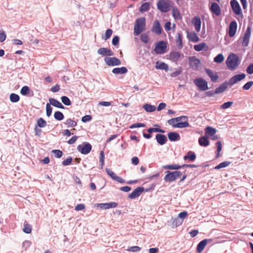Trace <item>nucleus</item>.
<instances>
[{
  "label": "nucleus",
  "instance_id": "1",
  "mask_svg": "<svg viewBox=\"0 0 253 253\" xmlns=\"http://www.w3.org/2000/svg\"><path fill=\"white\" fill-rule=\"evenodd\" d=\"M146 20L144 17L137 19L134 26V34L138 36L145 29Z\"/></svg>",
  "mask_w": 253,
  "mask_h": 253
},
{
  "label": "nucleus",
  "instance_id": "2",
  "mask_svg": "<svg viewBox=\"0 0 253 253\" xmlns=\"http://www.w3.org/2000/svg\"><path fill=\"white\" fill-rule=\"evenodd\" d=\"M239 64V59L237 55L235 54L230 55L226 60V64L230 70L234 69Z\"/></svg>",
  "mask_w": 253,
  "mask_h": 253
},
{
  "label": "nucleus",
  "instance_id": "3",
  "mask_svg": "<svg viewBox=\"0 0 253 253\" xmlns=\"http://www.w3.org/2000/svg\"><path fill=\"white\" fill-rule=\"evenodd\" d=\"M166 173L167 174L164 177V180L167 182L174 181L182 174V172L181 171L177 170L174 171L168 170Z\"/></svg>",
  "mask_w": 253,
  "mask_h": 253
},
{
  "label": "nucleus",
  "instance_id": "4",
  "mask_svg": "<svg viewBox=\"0 0 253 253\" xmlns=\"http://www.w3.org/2000/svg\"><path fill=\"white\" fill-rule=\"evenodd\" d=\"M157 5L158 9L162 12H167L169 10L170 4L168 0H160Z\"/></svg>",
  "mask_w": 253,
  "mask_h": 253
},
{
  "label": "nucleus",
  "instance_id": "5",
  "mask_svg": "<svg viewBox=\"0 0 253 253\" xmlns=\"http://www.w3.org/2000/svg\"><path fill=\"white\" fill-rule=\"evenodd\" d=\"M194 83L201 90L206 91L209 89L208 82L202 78L196 79Z\"/></svg>",
  "mask_w": 253,
  "mask_h": 253
},
{
  "label": "nucleus",
  "instance_id": "6",
  "mask_svg": "<svg viewBox=\"0 0 253 253\" xmlns=\"http://www.w3.org/2000/svg\"><path fill=\"white\" fill-rule=\"evenodd\" d=\"M251 35V27L248 26L243 37L241 39V44L243 46L247 47L248 46Z\"/></svg>",
  "mask_w": 253,
  "mask_h": 253
},
{
  "label": "nucleus",
  "instance_id": "7",
  "mask_svg": "<svg viewBox=\"0 0 253 253\" xmlns=\"http://www.w3.org/2000/svg\"><path fill=\"white\" fill-rule=\"evenodd\" d=\"M92 146L88 142H84L82 145H79L77 147V150L82 154L86 155L91 150Z\"/></svg>",
  "mask_w": 253,
  "mask_h": 253
},
{
  "label": "nucleus",
  "instance_id": "8",
  "mask_svg": "<svg viewBox=\"0 0 253 253\" xmlns=\"http://www.w3.org/2000/svg\"><path fill=\"white\" fill-rule=\"evenodd\" d=\"M167 48V43L163 41L158 42L155 46L154 51L156 53L161 54L165 52Z\"/></svg>",
  "mask_w": 253,
  "mask_h": 253
},
{
  "label": "nucleus",
  "instance_id": "9",
  "mask_svg": "<svg viewBox=\"0 0 253 253\" xmlns=\"http://www.w3.org/2000/svg\"><path fill=\"white\" fill-rule=\"evenodd\" d=\"M104 61L106 64L109 66H116L121 65V60L117 57H105Z\"/></svg>",
  "mask_w": 253,
  "mask_h": 253
},
{
  "label": "nucleus",
  "instance_id": "10",
  "mask_svg": "<svg viewBox=\"0 0 253 253\" xmlns=\"http://www.w3.org/2000/svg\"><path fill=\"white\" fill-rule=\"evenodd\" d=\"M117 203L112 202L106 203H97L94 205V208H99L100 209H109L114 208L118 206Z\"/></svg>",
  "mask_w": 253,
  "mask_h": 253
},
{
  "label": "nucleus",
  "instance_id": "11",
  "mask_svg": "<svg viewBox=\"0 0 253 253\" xmlns=\"http://www.w3.org/2000/svg\"><path fill=\"white\" fill-rule=\"evenodd\" d=\"M174 118H172L168 121L169 125L172 126L175 128H184L189 126V124L187 121L182 122L181 123H175Z\"/></svg>",
  "mask_w": 253,
  "mask_h": 253
},
{
  "label": "nucleus",
  "instance_id": "12",
  "mask_svg": "<svg viewBox=\"0 0 253 253\" xmlns=\"http://www.w3.org/2000/svg\"><path fill=\"white\" fill-rule=\"evenodd\" d=\"M190 67L194 70H197L201 63V61L195 56H190L188 58Z\"/></svg>",
  "mask_w": 253,
  "mask_h": 253
},
{
  "label": "nucleus",
  "instance_id": "13",
  "mask_svg": "<svg viewBox=\"0 0 253 253\" xmlns=\"http://www.w3.org/2000/svg\"><path fill=\"white\" fill-rule=\"evenodd\" d=\"M245 77L246 75L243 73L236 75L229 79L228 84L232 86L237 83L238 82L243 80L245 78Z\"/></svg>",
  "mask_w": 253,
  "mask_h": 253
},
{
  "label": "nucleus",
  "instance_id": "14",
  "mask_svg": "<svg viewBox=\"0 0 253 253\" xmlns=\"http://www.w3.org/2000/svg\"><path fill=\"white\" fill-rule=\"evenodd\" d=\"M230 5L233 12L236 15H240L242 13L241 7L236 0H232Z\"/></svg>",
  "mask_w": 253,
  "mask_h": 253
},
{
  "label": "nucleus",
  "instance_id": "15",
  "mask_svg": "<svg viewBox=\"0 0 253 253\" xmlns=\"http://www.w3.org/2000/svg\"><path fill=\"white\" fill-rule=\"evenodd\" d=\"M144 188L142 187H138L135 188L130 194L128 195V198L130 199H134L139 197L142 193L144 191Z\"/></svg>",
  "mask_w": 253,
  "mask_h": 253
},
{
  "label": "nucleus",
  "instance_id": "16",
  "mask_svg": "<svg viewBox=\"0 0 253 253\" xmlns=\"http://www.w3.org/2000/svg\"><path fill=\"white\" fill-rule=\"evenodd\" d=\"M237 29V23L236 21H232L229 25V29L228 31V35L229 37H233L236 34Z\"/></svg>",
  "mask_w": 253,
  "mask_h": 253
},
{
  "label": "nucleus",
  "instance_id": "17",
  "mask_svg": "<svg viewBox=\"0 0 253 253\" xmlns=\"http://www.w3.org/2000/svg\"><path fill=\"white\" fill-rule=\"evenodd\" d=\"M97 53L102 56H113L114 52L110 49L106 47H101L98 49Z\"/></svg>",
  "mask_w": 253,
  "mask_h": 253
},
{
  "label": "nucleus",
  "instance_id": "18",
  "mask_svg": "<svg viewBox=\"0 0 253 253\" xmlns=\"http://www.w3.org/2000/svg\"><path fill=\"white\" fill-rule=\"evenodd\" d=\"M151 31L157 35L162 34L163 29L161 27L159 21L155 20L154 21Z\"/></svg>",
  "mask_w": 253,
  "mask_h": 253
},
{
  "label": "nucleus",
  "instance_id": "19",
  "mask_svg": "<svg viewBox=\"0 0 253 253\" xmlns=\"http://www.w3.org/2000/svg\"><path fill=\"white\" fill-rule=\"evenodd\" d=\"M181 56V53L177 51H171L169 54V59L172 62L177 63Z\"/></svg>",
  "mask_w": 253,
  "mask_h": 253
},
{
  "label": "nucleus",
  "instance_id": "20",
  "mask_svg": "<svg viewBox=\"0 0 253 253\" xmlns=\"http://www.w3.org/2000/svg\"><path fill=\"white\" fill-rule=\"evenodd\" d=\"M211 11L216 16H219L221 14V9L219 5L216 2L211 3L210 7Z\"/></svg>",
  "mask_w": 253,
  "mask_h": 253
},
{
  "label": "nucleus",
  "instance_id": "21",
  "mask_svg": "<svg viewBox=\"0 0 253 253\" xmlns=\"http://www.w3.org/2000/svg\"><path fill=\"white\" fill-rule=\"evenodd\" d=\"M212 239H204L201 241L197 245V252L199 253L202 252L208 242H211Z\"/></svg>",
  "mask_w": 253,
  "mask_h": 253
},
{
  "label": "nucleus",
  "instance_id": "22",
  "mask_svg": "<svg viewBox=\"0 0 253 253\" xmlns=\"http://www.w3.org/2000/svg\"><path fill=\"white\" fill-rule=\"evenodd\" d=\"M205 70L212 82L215 83L217 81L218 76L216 73H214L211 70L209 69L206 68Z\"/></svg>",
  "mask_w": 253,
  "mask_h": 253
},
{
  "label": "nucleus",
  "instance_id": "23",
  "mask_svg": "<svg viewBox=\"0 0 253 253\" xmlns=\"http://www.w3.org/2000/svg\"><path fill=\"white\" fill-rule=\"evenodd\" d=\"M187 37L189 41L196 42H199L200 39L197 34L195 32H189L187 31Z\"/></svg>",
  "mask_w": 253,
  "mask_h": 253
},
{
  "label": "nucleus",
  "instance_id": "24",
  "mask_svg": "<svg viewBox=\"0 0 253 253\" xmlns=\"http://www.w3.org/2000/svg\"><path fill=\"white\" fill-rule=\"evenodd\" d=\"M156 140L157 143L161 145H164L167 141V138L166 136L162 134H157L156 135Z\"/></svg>",
  "mask_w": 253,
  "mask_h": 253
},
{
  "label": "nucleus",
  "instance_id": "25",
  "mask_svg": "<svg viewBox=\"0 0 253 253\" xmlns=\"http://www.w3.org/2000/svg\"><path fill=\"white\" fill-rule=\"evenodd\" d=\"M192 23L195 30L197 32H200L201 26V20L200 18L199 17L195 16L192 21Z\"/></svg>",
  "mask_w": 253,
  "mask_h": 253
},
{
  "label": "nucleus",
  "instance_id": "26",
  "mask_svg": "<svg viewBox=\"0 0 253 253\" xmlns=\"http://www.w3.org/2000/svg\"><path fill=\"white\" fill-rule=\"evenodd\" d=\"M169 139L171 141H176L180 139L179 133L176 132H170L168 134Z\"/></svg>",
  "mask_w": 253,
  "mask_h": 253
},
{
  "label": "nucleus",
  "instance_id": "27",
  "mask_svg": "<svg viewBox=\"0 0 253 253\" xmlns=\"http://www.w3.org/2000/svg\"><path fill=\"white\" fill-rule=\"evenodd\" d=\"M49 104L55 107L60 108V109H64L65 107L61 103H60L59 101L57 100L51 98L49 99Z\"/></svg>",
  "mask_w": 253,
  "mask_h": 253
},
{
  "label": "nucleus",
  "instance_id": "28",
  "mask_svg": "<svg viewBox=\"0 0 253 253\" xmlns=\"http://www.w3.org/2000/svg\"><path fill=\"white\" fill-rule=\"evenodd\" d=\"M200 146L207 147L209 145V141L207 137L205 136H201L198 140Z\"/></svg>",
  "mask_w": 253,
  "mask_h": 253
},
{
  "label": "nucleus",
  "instance_id": "29",
  "mask_svg": "<svg viewBox=\"0 0 253 253\" xmlns=\"http://www.w3.org/2000/svg\"><path fill=\"white\" fill-rule=\"evenodd\" d=\"M112 72L115 74H124L127 72V69L125 67L115 68L113 69Z\"/></svg>",
  "mask_w": 253,
  "mask_h": 253
},
{
  "label": "nucleus",
  "instance_id": "30",
  "mask_svg": "<svg viewBox=\"0 0 253 253\" xmlns=\"http://www.w3.org/2000/svg\"><path fill=\"white\" fill-rule=\"evenodd\" d=\"M196 156L194 152L189 151L187 155L184 156L183 159L184 160H188L189 161L193 162L196 159Z\"/></svg>",
  "mask_w": 253,
  "mask_h": 253
},
{
  "label": "nucleus",
  "instance_id": "31",
  "mask_svg": "<svg viewBox=\"0 0 253 253\" xmlns=\"http://www.w3.org/2000/svg\"><path fill=\"white\" fill-rule=\"evenodd\" d=\"M176 43L178 49H180L183 47L182 36L181 33H177Z\"/></svg>",
  "mask_w": 253,
  "mask_h": 253
},
{
  "label": "nucleus",
  "instance_id": "32",
  "mask_svg": "<svg viewBox=\"0 0 253 253\" xmlns=\"http://www.w3.org/2000/svg\"><path fill=\"white\" fill-rule=\"evenodd\" d=\"M156 68L157 69L164 70L166 71L169 70L168 65L164 62H159L157 61L156 64Z\"/></svg>",
  "mask_w": 253,
  "mask_h": 253
},
{
  "label": "nucleus",
  "instance_id": "33",
  "mask_svg": "<svg viewBox=\"0 0 253 253\" xmlns=\"http://www.w3.org/2000/svg\"><path fill=\"white\" fill-rule=\"evenodd\" d=\"M142 108L147 112L151 113L154 112L156 107L154 105L150 104H145L143 105Z\"/></svg>",
  "mask_w": 253,
  "mask_h": 253
},
{
  "label": "nucleus",
  "instance_id": "34",
  "mask_svg": "<svg viewBox=\"0 0 253 253\" xmlns=\"http://www.w3.org/2000/svg\"><path fill=\"white\" fill-rule=\"evenodd\" d=\"M227 87V84L226 82H224L222 84H220L218 87L215 90V93L216 94H219L224 92Z\"/></svg>",
  "mask_w": 253,
  "mask_h": 253
},
{
  "label": "nucleus",
  "instance_id": "35",
  "mask_svg": "<svg viewBox=\"0 0 253 253\" xmlns=\"http://www.w3.org/2000/svg\"><path fill=\"white\" fill-rule=\"evenodd\" d=\"M205 131L206 134L209 136L213 135L216 132V130L214 128L209 126L205 128Z\"/></svg>",
  "mask_w": 253,
  "mask_h": 253
},
{
  "label": "nucleus",
  "instance_id": "36",
  "mask_svg": "<svg viewBox=\"0 0 253 253\" xmlns=\"http://www.w3.org/2000/svg\"><path fill=\"white\" fill-rule=\"evenodd\" d=\"M172 16L175 20L181 19V16L177 8H173L172 11Z\"/></svg>",
  "mask_w": 253,
  "mask_h": 253
},
{
  "label": "nucleus",
  "instance_id": "37",
  "mask_svg": "<svg viewBox=\"0 0 253 253\" xmlns=\"http://www.w3.org/2000/svg\"><path fill=\"white\" fill-rule=\"evenodd\" d=\"M64 124L67 126L68 127H72L76 126L77 123L76 121L72 120L71 119H68L66 120Z\"/></svg>",
  "mask_w": 253,
  "mask_h": 253
},
{
  "label": "nucleus",
  "instance_id": "38",
  "mask_svg": "<svg viewBox=\"0 0 253 253\" xmlns=\"http://www.w3.org/2000/svg\"><path fill=\"white\" fill-rule=\"evenodd\" d=\"M46 126V121L42 119V118H40L37 120V125L36 127L39 126L40 127H44Z\"/></svg>",
  "mask_w": 253,
  "mask_h": 253
},
{
  "label": "nucleus",
  "instance_id": "39",
  "mask_svg": "<svg viewBox=\"0 0 253 253\" xmlns=\"http://www.w3.org/2000/svg\"><path fill=\"white\" fill-rule=\"evenodd\" d=\"M205 47H207V44L205 42H202L194 46V49L197 51H200L204 49Z\"/></svg>",
  "mask_w": 253,
  "mask_h": 253
},
{
  "label": "nucleus",
  "instance_id": "40",
  "mask_svg": "<svg viewBox=\"0 0 253 253\" xmlns=\"http://www.w3.org/2000/svg\"><path fill=\"white\" fill-rule=\"evenodd\" d=\"M9 99L11 102L16 103L19 101L20 97L18 94L12 93L10 94Z\"/></svg>",
  "mask_w": 253,
  "mask_h": 253
},
{
  "label": "nucleus",
  "instance_id": "41",
  "mask_svg": "<svg viewBox=\"0 0 253 253\" xmlns=\"http://www.w3.org/2000/svg\"><path fill=\"white\" fill-rule=\"evenodd\" d=\"M164 169L178 170L180 169V165L177 164L165 165L163 167Z\"/></svg>",
  "mask_w": 253,
  "mask_h": 253
},
{
  "label": "nucleus",
  "instance_id": "42",
  "mask_svg": "<svg viewBox=\"0 0 253 253\" xmlns=\"http://www.w3.org/2000/svg\"><path fill=\"white\" fill-rule=\"evenodd\" d=\"M150 8V3L148 2H146L143 3L139 8V11L141 12H143L148 11Z\"/></svg>",
  "mask_w": 253,
  "mask_h": 253
},
{
  "label": "nucleus",
  "instance_id": "43",
  "mask_svg": "<svg viewBox=\"0 0 253 253\" xmlns=\"http://www.w3.org/2000/svg\"><path fill=\"white\" fill-rule=\"evenodd\" d=\"M54 118L57 121H61L63 120L64 116L61 112L58 111L54 113Z\"/></svg>",
  "mask_w": 253,
  "mask_h": 253
},
{
  "label": "nucleus",
  "instance_id": "44",
  "mask_svg": "<svg viewBox=\"0 0 253 253\" xmlns=\"http://www.w3.org/2000/svg\"><path fill=\"white\" fill-rule=\"evenodd\" d=\"M230 162H229L228 161L223 162L220 163L217 166H215L214 167V169H219L221 168H225V167L228 166L230 165Z\"/></svg>",
  "mask_w": 253,
  "mask_h": 253
},
{
  "label": "nucleus",
  "instance_id": "45",
  "mask_svg": "<svg viewBox=\"0 0 253 253\" xmlns=\"http://www.w3.org/2000/svg\"><path fill=\"white\" fill-rule=\"evenodd\" d=\"M113 31L110 29H108L106 31L105 34L104 36H102V38L103 40L106 41L108 39H109L111 35H112Z\"/></svg>",
  "mask_w": 253,
  "mask_h": 253
},
{
  "label": "nucleus",
  "instance_id": "46",
  "mask_svg": "<svg viewBox=\"0 0 253 253\" xmlns=\"http://www.w3.org/2000/svg\"><path fill=\"white\" fill-rule=\"evenodd\" d=\"M23 231L27 234H29L31 232L32 226L29 224L25 222Z\"/></svg>",
  "mask_w": 253,
  "mask_h": 253
},
{
  "label": "nucleus",
  "instance_id": "47",
  "mask_svg": "<svg viewBox=\"0 0 253 253\" xmlns=\"http://www.w3.org/2000/svg\"><path fill=\"white\" fill-rule=\"evenodd\" d=\"M224 56L222 54H218L213 59V61L215 63H220L224 60Z\"/></svg>",
  "mask_w": 253,
  "mask_h": 253
},
{
  "label": "nucleus",
  "instance_id": "48",
  "mask_svg": "<svg viewBox=\"0 0 253 253\" xmlns=\"http://www.w3.org/2000/svg\"><path fill=\"white\" fill-rule=\"evenodd\" d=\"M30 88L26 85L23 86L20 90V93L23 95H27L30 93Z\"/></svg>",
  "mask_w": 253,
  "mask_h": 253
},
{
  "label": "nucleus",
  "instance_id": "49",
  "mask_svg": "<svg viewBox=\"0 0 253 253\" xmlns=\"http://www.w3.org/2000/svg\"><path fill=\"white\" fill-rule=\"evenodd\" d=\"M62 102L66 106H69L71 104L70 99L66 96H63L61 97Z\"/></svg>",
  "mask_w": 253,
  "mask_h": 253
},
{
  "label": "nucleus",
  "instance_id": "50",
  "mask_svg": "<svg viewBox=\"0 0 253 253\" xmlns=\"http://www.w3.org/2000/svg\"><path fill=\"white\" fill-rule=\"evenodd\" d=\"M147 131L149 133H152L153 132H158L161 133H165V131L164 129L159 128H153L151 127L147 129Z\"/></svg>",
  "mask_w": 253,
  "mask_h": 253
},
{
  "label": "nucleus",
  "instance_id": "51",
  "mask_svg": "<svg viewBox=\"0 0 253 253\" xmlns=\"http://www.w3.org/2000/svg\"><path fill=\"white\" fill-rule=\"evenodd\" d=\"M105 156L103 151L100 153L99 162L101 168L102 169L104 165Z\"/></svg>",
  "mask_w": 253,
  "mask_h": 253
},
{
  "label": "nucleus",
  "instance_id": "52",
  "mask_svg": "<svg viewBox=\"0 0 253 253\" xmlns=\"http://www.w3.org/2000/svg\"><path fill=\"white\" fill-rule=\"evenodd\" d=\"M141 248L138 246H132L129 247L127 251L130 252L136 253L140 251Z\"/></svg>",
  "mask_w": 253,
  "mask_h": 253
},
{
  "label": "nucleus",
  "instance_id": "53",
  "mask_svg": "<svg viewBox=\"0 0 253 253\" xmlns=\"http://www.w3.org/2000/svg\"><path fill=\"white\" fill-rule=\"evenodd\" d=\"M49 103H47L46 105V114L47 117L51 116L52 114V108Z\"/></svg>",
  "mask_w": 253,
  "mask_h": 253
},
{
  "label": "nucleus",
  "instance_id": "54",
  "mask_svg": "<svg viewBox=\"0 0 253 253\" xmlns=\"http://www.w3.org/2000/svg\"><path fill=\"white\" fill-rule=\"evenodd\" d=\"M52 153L54 154L55 157L57 158H60L63 156V152L60 150H53Z\"/></svg>",
  "mask_w": 253,
  "mask_h": 253
},
{
  "label": "nucleus",
  "instance_id": "55",
  "mask_svg": "<svg viewBox=\"0 0 253 253\" xmlns=\"http://www.w3.org/2000/svg\"><path fill=\"white\" fill-rule=\"evenodd\" d=\"M232 104L233 102L228 101L224 103L222 105H221L220 107V108L221 109H226L229 108Z\"/></svg>",
  "mask_w": 253,
  "mask_h": 253
},
{
  "label": "nucleus",
  "instance_id": "56",
  "mask_svg": "<svg viewBox=\"0 0 253 253\" xmlns=\"http://www.w3.org/2000/svg\"><path fill=\"white\" fill-rule=\"evenodd\" d=\"M184 120L185 121L188 122V117L186 116H182L180 117H178L174 118V120L175 123H181L180 121L181 120Z\"/></svg>",
  "mask_w": 253,
  "mask_h": 253
},
{
  "label": "nucleus",
  "instance_id": "57",
  "mask_svg": "<svg viewBox=\"0 0 253 253\" xmlns=\"http://www.w3.org/2000/svg\"><path fill=\"white\" fill-rule=\"evenodd\" d=\"M141 40L145 43H147L149 41V37L146 34H142L141 35Z\"/></svg>",
  "mask_w": 253,
  "mask_h": 253
},
{
  "label": "nucleus",
  "instance_id": "58",
  "mask_svg": "<svg viewBox=\"0 0 253 253\" xmlns=\"http://www.w3.org/2000/svg\"><path fill=\"white\" fill-rule=\"evenodd\" d=\"M106 171L107 174L114 180V178L116 177L117 175L110 169L108 168L106 169Z\"/></svg>",
  "mask_w": 253,
  "mask_h": 253
},
{
  "label": "nucleus",
  "instance_id": "59",
  "mask_svg": "<svg viewBox=\"0 0 253 253\" xmlns=\"http://www.w3.org/2000/svg\"><path fill=\"white\" fill-rule=\"evenodd\" d=\"M253 85V81H249L246 83L243 86V89L244 90H249L251 86Z\"/></svg>",
  "mask_w": 253,
  "mask_h": 253
},
{
  "label": "nucleus",
  "instance_id": "60",
  "mask_svg": "<svg viewBox=\"0 0 253 253\" xmlns=\"http://www.w3.org/2000/svg\"><path fill=\"white\" fill-rule=\"evenodd\" d=\"M72 160H72V157H69L68 158H67L66 160H64L62 162V165H63L64 166H68L71 164Z\"/></svg>",
  "mask_w": 253,
  "mask_h": 253
},
{
  "label": "nucleus",
  "instance_id": "61",
  "mask_svg": "<svg viewBox=\"0 0 253 253\" xmlns=\"http://www.w3.org/2000/svg\"><path fill=\"white\" fill-rule=\"evenodd\" d=\"M92 119V117L91 115H85L82 118V121L84 123H86L91 121Z\"/></svg>",
  "mask_w": 253,
  "mask_h": 253
},
{
  "label": "nucleus",
  "instance_id": "62",
  "mask_svg": "<svg viewBox=\"0 0 253 253\" xmlns=\"http://www.w3.org/2000/svg\"><path fill=\"white\" fill-rule=\"evenodd\" d=\"M120 41V38L118 36H115L112 39V44L114 46L118 45Z\"/></svg>",
  "mask_w": 253,
  "mask_h": 253
},
{
  "label": "nucleus",
  "instance_id": "63",
  "mask_svg": "<svg viewBox=\"0 0 253 253\" xmlns=\"http://www.w3.org/2000/svg\"><path fill=\"white\" fill-rule=\"evenodd\" d=\"M216 146L217 147V154H216V157H218L219 155V153L221 151L222 149V144L220 141H217L216 143Z\"/></svg>",
  "mask_w": 253,
  "mask_h": 253
},
{
  "label": "nucleus",
  "instance_id": "64",
  "mask_svg": "<svg viewBox=\"0 0 253 253\" xmlns=\"http://www.w3.org/2000/svg\"><path fill=\"white\" fill-rule=\"evenodd\" d=\"M246 72L250 75L253 74V63H252L248 66L246 69Z\"/></svg>",
  "mask_w": 253,
  "mask_h": 253
}]
</instances>
